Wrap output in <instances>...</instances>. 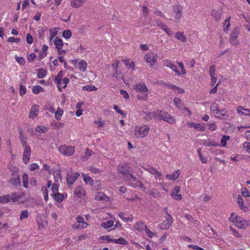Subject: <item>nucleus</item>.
<instances>
[{
  "label": "nucleus",
  "mask_w": 250,
  "mask_h": 250,
  "mask_svg": "<svg viewBox=\"0 0 250 250\" xmlns=\"http://www.w3.org/2000/svg\"><path fill=\"white\" fill-rule=\"evenodd\" d=\"M117 172L121 175L125 182H129L131 180L133 181H137V178L132 174V168L127 164H120L117 166Z\"/></svg>",
  "instance_id": "nucleus-1"
},
{
  "label": "nucleus",
  "mask_w": 250,
  "mask_h": 250,
  "mask_svg": "<svg viewBox=\"0 0 250 250\" xmlns=\"http://www.w3.org/2000/svg\"><path fill=\"white\" fill-rule=\"evenodd\" d=\"M12 177L10 180V183L14 186H17L21 185L20 179V174L19 171L17 169H15L12 173Z\"/></svg>",
  "instance_id": "nucleus-2"
},
{
  "label": "nucleus",
  "mask_w": 250,
  "mask_h": 250,
  "mask_svg": "<svg viewBox=\"0 0 250 250\" xmlns=\"http://www.w3.org/2000/svg\"><path fill=\"white\" fill-rule=\"evenodd\" d=\"M149 130V127L147 125L136 127L135 129V134L137 135V133L138 132L139 136L143 138L147 135Z\"/></svg>",
  "instance_id": "nucleus-3"
},
{
  "label": "nucleus",
  "mask_w": 250,
  "mask_h": 250,
  "mask_svg": "<svg viewBox=\"0 0 250 250\" xmlns=\"http://www.w3.org/2000/svg\"><path fill=\"white\" fill-rule=\"evenodd\" d=\"M233 223L239 229H244L250 226V220H232Z\"/></svg>",
  "instance_id": "nucleus-4"
},
{
  "label": "nucleus",
  "mask_w": 250,
  "mask_h": 250,
  "mask_svg": "<svg viewBox=\"0 0 250 250\" xmlns=\"http://www.w3.org/2000/svg\"><path fill=\"white\" fill-rule=\"evenodd\" d=\"M173 12L175 14V20L176 21L179 20L183 14L182 6L179 4L173 6Z\"/></svg>",
  "instance_id": "nucleus-5"
},
{
  "label": "nucleus",
  "mask_w": 250,
  "mask_h": 250,
  "mask_svg": "<svg viewBox=\"0 0 250 250\" xmlns=\"http://www.w3.org/2000/svg\"><path fill=\"white\" fill-rule=\"evenodd\" d=\"M59 151L64 155L70 156L74 152V148L71 146H62L59 147Z\"/></svg>",
  "instance_id": "nucleus-6"
},
{
  "label": "nucleus",
  "mask_w": 250,
  "mask_h": 250,
  "mask_svg": "<svg viewBox=\"0 0 250 250\" xmlns=\"http://www.w3.org/2000/svg\"><path fill=\"white\" fill-rule=\"evenodd\" d=\"M239 33V31L237 28H235L232 31L229 40V42L232 45L235 46L238 45L239 42L237 41H236V40L238 38V34Z\"/></svg>",
  "instance_id": "nucleus-7"
},
{
  "label": "nucleus",
  "mask_w": 250,
  "mask_h": 250,
  "mask_svg": "<svg viewBox=\"0 0 250 250\" xmlns=\"http://www.w3.org/2000/svg\"><path fill=\"white\" fill-rule=\"evenodd\" d=\"M215 116L220 119L227 120L229 117V115L227 113L225 109H219L215 112Z\"/></svg>",
  "instance_id": "nucleus-8"
},
{
  "label": "nucleus",
  "mask_w": 250,
  "mask_h": 250,
  "mask_svg": "<svg viewBox=\"0 0 250 250\" xmlns=\"http://www.w3.org/2000/svg\"><path fill=\"white\" fill-rule=\"evenodd\" d=\"M154 119L158 121L163 120L164 116L167 115V112L164 110H156L154 111Z\"/></svg>",
  "instance_id": "nucleus-9"
},
{
  "label": "nucleus",
  "mask_w": 250,
  "mask_h": 250,
  "mask_svg": "<svg viewBox=\"0 0 250 250\" xmlns=\"http://www.w3.org/2000/svg\"><path fill=\"white\" fill-rule=\"evenodd\" d=\"M80 174L78 172L75 173L73 176L69 174V173H67L66 180L67 183L69 185L73 184L74 182L77 180Z\"/></svg>",
  "instance_id": "nucleus-10"
},
{
  "label": "nucleus",
  "mask_w": 250,
  "mask_h": 250,
  "mask_svg": "<svg viewBox=\"0 0 250 250\" xmlns=\"http://www.w3.org/2000/svg\"><path fill=\"white\" fill-rule=\"evenodd\" d=\"M83 221L84 220H77V222L72 225L73 228L79 229L85 228L88 225V224Z\"/></svg>",
  "instance_id": "nucleus-11"
},
{
  "label": "nucleus",
  "mask_w": 250,
  "mask_h": 250,
  "mask_svg": "<svg viewBox=\"0 0 250 250\" xmlns=\"http://www.w3.org/2000/svg\"><path fill=\"white\" fill-rule=\"evenodd\" d=\"M145 58L147 62H155L157 60V56L156 54L150 53L146 54Z\"/></svg>",
  "instance_id": "nucleus-12"
},
{
  "label": "nucleus",
  "mask_w": 250,
  "mask_h": 250,
  "mask_svg": "<svg viewBox=\"0 0 250 250\" xmlns=\"http://www.w3.org/2000/svg\"><path fill=\"white\" fill-rule=\"evenodd\" d=\"M134 88L137 92H145L148 91V89L144 83L136 84L134 86Z\"/></svg>",
  "instance_id": "nucleus-13"
},
{
  "label": "nucleus",
  "mask_w": 250,
  "mask_h": 250,
  "mask_svg": "<svg viewBox=\"0 0 250 250\" xmlns=\"http://www.w3.org/2000/svg\"><path fill=\"white\" fill-rule=\"evenodd\" d=\"M180 192V187H176L173 189V191L172 192V194L171 196L172 197L176 199V200H181L182 199V195L181 194H179Z\"/></svg>",
  "instance_id": "nucleus-14"
},
{
  "label": "nucleus",
  "mask_w": 250,
  "mask_h": 250,
  "mask_svg": "<svg viewBox=\"0 0 250 250\" xmlns=\"http://www.w3.org/2000/svg\"><path fill=\"white\" fill-rule=\"evenodd\" d=\"M172 222V220H165L159 225V227L162 229H167L170 227Z\"/></svg>",
  "instance_id": "nucleus-15"
},
{
  "label": "nucleus",
  "mask_w": 250,
  "mask_h": 250,
  "mask_svg": "<svg viewBox=\"0 0 250 250\" xmlns=\"http://www.w3.org/2000/svg\"><path fill=\"white\" fill-rule=\"evenodd\" d=\"M146 225L145 223L141 221L137 222V223L134 225L135 229L140 231H143L144 229L146 228Z\"/></svg>",
  "instance_id": "nucleus-16"
},
{
  "label": "nucleus",
  "mask_w": 250,
  "mask_h": 250,
  "mask_svg": "<svg viewBox=\"0 0 250 250\" xmlns=\"http://www.w3.org/2000/svg\"><path fill=\"white\" fill-rule=\"evenodd\" d=\"M74 194L79 197H81L82 196L85 195V190L82 186H79L75 188Z\"/></svg>",
  "instance_id": "nucleus-17"
},
{
  "label": "nucleus",
  "mask_w": 250,
  "mask_h": 250,
  "mask_svg": "<svg viewBox=\"0 0 250 250\" xmlns=\"http://www.w3.org/2000/svg\"><path fill=\"white\" fill-rule=\"evenodd\" d=\"M163 120L168 123L170 124H174L176 123V120L174 119V118L168 112H167V115L164 116Z\"/></svg>",
  "instance_id": "nucleus-18"
},
{
  "label": "nucleus",
  "mask_w": 250,
  "mask_h": 250,
  "mask_svg": "<svg viewBox=\"0 0 250 250\" xmlns=\"http://www.w3.org/2000/svg\"><path fill=\"white\" fill-rule=\"evenodd\" d=\"M86 0H72L71 6L74 8H79Z\"/></svg>",
  "instance_id": "nucleus-19"
},
{
  "label": "nucleus",
  "mask_w": 250,
  "mask_h": 250,
  "mask_svg": "<svg viewBox=\"0 0 250 250\" xmlns=\"http://www.w3.org/2000/svg\"><path fill=\"white\" fill-rule=\"evenodd\" d=\"M82 175L83 176V181L86 184H89L91 186H93V185L94 184V182L92 178L88 176H87L83 173L82 174Z\"/></svg>",
  "instance_id": "nucleus-20"
},
{
  "label": "nucleus",
  "mask_w": 250,
  "mask_h": 250,
  "mask_svg": "<svg viewBox=\"0 0 250 250\" xmlns=\"http://www.w3.org/2000/svg\"><path fill=\"white\" fill-rule=\"evenodd\" d=\"M95 199L97 201L104 200L107 201L108 200L109 198L103 193L99 192L95 195Z\"/></svg>",
  "instance_id": "nucleus-21"
},
{
  "label": "nucleus",
  "mask_w": 250,
  "mask_h": 250,
  "mask_svg": "<svg viewBox=\"0 0 250 250\" xmlns=\"http://www.w3.org/2000/svg\"><path fill=\"white\" fill-rule=\"evenodd\" d=\"M190 126L193 127L194 129L198 130L203 131L205 130V126L204 125H201L199 124H195L194 123H191L190 124Z\"/></svg>",
  "instance_id": "nucleus-22"
},
{
  "label": "nucleus",
  "mask_w": 250,
  "mask_h": 250,
  "mask_svg": "<svg viewBox=\"0 0 250 250\" xmlns=\"http://www.w3.org/2000/svg\"><path fill=\"white\" fill-rule=\"evenodd\" d=\"M166 66L170 68L172 70L175 72L178 75H181V72L178 70L177 66L175 64H173L171 62H167Z\"/></svg>",
  "instance_id": "nucleus-23"
},
{
  "label": "nucleus",
  "mask_w": 250,
  "mask_h": 250,
  "mask_svg": "<svg viewBox=\"0 0 250 250\" xmlns=\"http://www.w3.org/2000/svg\"><path fill=\"white\" fill-rule=\"evenodd\" d=\"M147 170L151 174H155L156 175V178L160 177L162 175L160 171H158L157 169L152 167H149Z\"/></svg>",
  "instance_id": "nucleus-24"
},
{
  "label": "nucleus",
  "mask_w": 250,
  "mask_h": 250,
  "mask_svg": "<svg viewBox=\"0 0 250 250\" xmlns=\"http://www.w3.org/2000/svg\"><path fill=\"white\" fill-rule=\"evenodd\" d=\"M175 38L183 42H187V38L184 35V33L181 32L176 33Z\"/></svg>",
  "instance_id": "nucleus-25"
},
{
  "label": "nucleus",
  "mask_w": 250,
  "mask_h": 250,
  "mask_svg": "<svg viewBox=\"0 0 250 250\" xmlns=\"http://www.w3.org/2000/svg\"><path fill=\"white\" fill-rule=\"evenodd\" d=\"M180 173V171L179 170H177L175 171V172H174L173 174H172L171 175H167L166 177L167 178H168L169 179L174 180L178 178Z\"/></svg>",
  "instance_id": "nucleus-26"
},
{
  "label": "nucleus",
  "mask_w": 250,
  "mask_h": 250,
  "mask_svg": "<svg viewBox=\"0 0 250 250\" xmlns=\"http://www.w3.org/2000/svg\"><path fill=\"white\" fill-rule=\"evenodd\" d=\"M46 70L42 68H39L37 70V77L39 79L43 78L46 76Z\"/></svg>",
  "instance_id": "nucleus-27"
},
{
  "label": "nucleus",
  "mask_w": 250,
  "mask_h": 250,
  "mask_svg": "<svg viewBox=\"0 0 250 250\" xmlns=\"http://www.w3.org/2000/svg\"><path fill=\"white\" fill-rule=\"evenodd\" d=\"M54 44L56 46V48L57 49H59L60 48H62L63 45V43L61 39H59L58 37H56L54 41Z\"/></svg>",
  "instance_id": "nucleus-28"
},
{
  "label": "nucleus",
  "mask_w": 250,
  "mask_h": 250,
  "mask_svg": "<svg viewBox=\"0 0 250 250\" xmlns=\"http://www.w3.org/2000/svg\"><path fill=\"white\" fill-rule=\"evenodd\" d=\"M52 196L57 202H62L64 199L63 194L59 192L54 194Z\"/></svg>",
  "instance_id": "nucleus-29"
},
{
  "label": "nucleus",
  "mask_w": 250,
  "mask_h": 250,
  "mask_svg": "<svg viewBox=\"0 0 250 250\" xmlns=\"http://www.w3.org/2000/svg\"><path fill=\"white\" fill-rule=\"evenodd\" d=\"M11 200V196L9 195H5L0 196V203L5 204L10 202Z\"/></svg>",
  "instance_id": "nucleus-30"
},
{
  "label": "nucleus",
  "mask_w": 250,
  "mask_h": 250,
  "mask_svg": "<svg viewBox=\"0 0 250 250\" xmlns=\"http://www.w3.org/2000/svg\"><path fill=\"white\" fill-rule=\"evenodd\" d=\"M54 177L56 182L59 183L62 181V176L61 174L60 170H59L57 172L56 171L55 173H54Z\"/></svg>",
  "instance_id": "nucleus-31"
},
{
  "label": "nucleus",
  "mask_w": 250,
  "mask_h": 250,
  "mask_svg": "<svg viewBox=\"0 0 250 250\" xmlns=\"http://www.w3.org/2000/svg\"><path fill=\"white\" fill-rule=\"evenodd\" d=\"M63 113V110L62 109H61L60 107H59L57 111L55 113V119L58 121L60 120L61 116L62 115Z\"/></svg>",
  "instance_id": "nucleus-32"
},
{
  "label": "nucleus",
  "mask_w": 250,
  "mask_h": 250,
  "mask_svg": "<svg viewBox=\"0 0 250 250\" xmlns=\"http://www.w3.org/2000/svg\"><path fill=\"white\" fill-rule=\"evenodd\" d=\"M83 90L87 91H96L97 88L92 84L86 85L83 87Z\"/></svg>",
  "instance_id": "nucleus-33"
},
{
  "label": "nucleus",
  "mask_w": 250,
  "mask_h": 250,
  "mask_svg": "<svg viewBox=\"0 0 250 250\" xmlns=\"http://www.w3.org/2000/svg\"><path fill=\"white\" fill-rule=\"evenodd\" d=\"M203 145L206 146H220V145L219 144L215 143L213 141H210L209 139L208 140L205 141L204 143H203Z\"/></svg>",
  "instance_id": "nucleus-34"
},
{
  "label": "nucleus",
  "mask_w": 250,
  "mask_h": 250,
  "mask_svg": "<svg viewBox=\"0 0 250 250\" xmlns=\"http://www.w3.org/2000/svg\"><path fill=\"white\" fill-rule=\"evenodd\" d=\"M114 221L113 220H109L108 221L103 223L101 226L105 229L110 228L113 226Z\"/></svg>",
  "instance_id": "nucleus-35"
},
{
  "label": "nucleus",
  "mask_w": 250,
  "mask_h": 250,
  "mask_svg": "<svg viewBox=\"0 0 250 250\" xmlns=\"http://www.w3.org/2000/svg\"><path fill=\"white\" fill-rule=\"evenodd\" d=\"M78 66L81 70L84 71L87 67V63L85 61L82 60L79 62Z\"/></svg>",
  "instance_id": "nucleus-36"
},
{
  "label": "nucleus",
  "mask_w": 250,
  "mask_h": 250,
  "mask_svg": "<svg viewBox=\"0 0 250 250\" xmlns=\"http://www.w3.org/2000/svg\"><path fill=\"white\" fill-rule=\"evenodd\" d=\"M112 242H114L116 244H121V245H126L127 243V242L126 240H125V239H124L122 237H121L117 239H113L112 241Z\"/></svg>",
  "instance_id": "nucleus-37"
},
{
  "label": "nucleus",
  "mask_w": 250,
  "mask_h": 250,
  "mask_svg": "<svg viewBox=\"0 0 250 250\" xmlns=\"http://www.w3.org/2000/svg\"><path fill=\"white\" fill-rule=\"evenodd\" d=\"M43 88L40 85H36L32 87V91L33 93L37 94L40 93V92L43 91Z\"/></svg>",
  "instance_id": "nucleus-38"
},
{
  "label": "nucleus",
  "mask_w": 250,
  "mask_h": 250,
  "mask_svg": "<svg viewBox=\"0 0 250 250\" xmlns=\"http://www.w3.org/2000/svg\"><path fill=\"white\" fill-rule=\"evenodd\" d=\"M38 224L40 229L45 228L47 225L46 220H38Z\"/></svg>",
  "instance_id": "nucleus-39"
},
{
  "label": "nucleus",
  "mask_w": 250,
  "mask_h": 250,
  "mask_svg": "<svg viewBox=\"0 0 250 250\" xmlns=\"http://www.w3.org/2000/svg\"><path fill=\"white\" fill-rule=\"evenodd\" d=\"M48 130V128L43 126H38L35 128V130L40 133H46Z\"/></svg>",
  "instance_id": "nucleus-40"
},
{
  "label": "nucleus",
  "mask_w": 250,
  "mask_h": 250,
  "mask_svg": "<svg viewBox=\"0 0 250 250\" xmlns=\"http://www.w3.org/2000/svg\"><path fill=\"white\" fill-rule=\"evenodd\" d=\"M59 185L56 183H54L52 185L51 190L52 194H51L52 196L54 194L59 192Z\"/></svg>",
  "instance_id": "nucleus-41"
},
{
  "label": "nucleus",
  "mask_w": 250,
  "mask_h": 250,
  "mask_svg": "<svg viewBox=\"0 0 250 250\" xmlns=\"http://www.w3.org/2000/svg\"><path fill=\"white\" fill-rule=\"evenodd\" d=\"M22 180H23V187L27 188L28 187V175L27 174L24 173L23 174Z\"/></svg>",
  "instance_id": "nucleus-42"
},
{
  "label": "nucleus",
  "mask_w": 250,
  "mask_h": 250,
  "mask_svg": "<svg viewBox=\"0 0 250 250\" xmlns=\"http://www.w3.org/2000/svg\"><path fill=\"white\" fill-rule=\"evenodd\" d=\"M72 35L70 30H65L62 33V37L65 39H69Z\"/></svg>",
  "instance_id": "nucleus-43"
},
{
  "label": "nucleus",
  "mask_w": 250,
  "mask_h": 250,
  "mask_svg": "<svg viewBox=\"0 0 250 250\" xmlns=\"http://www.w3.org/2000/svg\"><path fill=\"white\" fill-rule=\"evenodd\" d=\"M229 139V136L227 135H223L221 139V143L223 146H226L227 145V141Z\"/></svg>",
  "instance_id": "nucleus-44"
},
{
  "label": "nucleus",
  "mask_w": 250,
  "mask_h": 250,
  "mask_svg": "<svg viewBox=\"0 0 250 250\" xmlns=\"http://www.w3.org/2000/svg\"><path fill=\"white\" fill-rule=\"evenodd\" d=\"M113 108L116 112L122 115L123 117H125L126 116V114L121 110L118 105L115 104L114 105Z\"/></svg>",
  "instance_id": "nucleus-45"
},
{
  "label": "nucleus",
  "mask_w": 250,
  "mask_h": 250,
  "mask_svg": "<svg viewBox=\"0 0 250 250\" xmlns=\"http://www.w3.org/2000/svg\"><path fill=\"white\" fill-rule=\"evenodd\" d=\"M31 150L30 146H25V148L23 151V154L26 155V156H30L31 155Z\"/></svg>",
  "instance_id": "nucleus-46"
},
{
  "label": "nucleus",
  "mask_w": 250,
  "mask_h": 250,
  "mask_svg": "<svg viewBox=\"0 0 250 250\" xmlns=\"http://www.w3.org/2000/svg\"><path fill=\"white\" fill-rule=\"evenodd\" d=\"M26 88L22 84H21L20 86V94L21 96L24 95L26 92Z\"/></svg>",
  "instance_id": "nucleus-47"
},
{
  "label": "nucleus",
  "mask_w": 250,
  "mask_h": 250,
  "mask_svg": "<svg viewBox=\"0 0 250 250\" xmlns=\"http://www.w3.org/2000/svg\"><path fill=\"white\" fill-rule=\"evenodd\" d=\"M156 23L157 25L160 27L164 31L167 28L166 24L163 21L160 20L156 21Z\"/></svg>",
  "instance_id": "nucleus-48"
},
{
  "label": "nucleus",
  "mask_w": 250,
  "mask_h": 250,
  "mask_svg": "<svg viewBox=\"0 0 250 250\" xmlns=\"http://www.w3.org/2000/svg\"><path fill=\"white\" fill-rule=\"evenodd\" d=\"M241 193L244 197H250V192L247 188H243L242 189Z\"/></svg>",
  "instance_id": "nucleus-49"
},
{
  "label": "nucleus",
  "mask_w": 250,
  "mask_h": 250,
  "mask_svg": "<svg viewBox=\"0 0 250 250\" xmlns=\"http://www.w3.org/2000/svg\"><path fill=\"white\" fill-rule=\"evenodd\" d=\"M29 213L27 210H24L21 211L20 219H24L28 217Z\"/></svg>",
  "instance_id": "nucleus-50"
},
{
  "label": "nucleus",
  "mask_w": 250,
  "mask_h": 250,
  "mask_svg": "<svg viewBox=\"0 0 250 250\" xmlns=\"http://www.w3.org/2000/svg\"><path fill=\"white\" fill-rule=\"evenodd\" d=\"M15 59L21 65H23L25 63V60L23 57L16 56Z\"/></svg>",
  "instance_id": "nucleus-51"
},
{
  "label": "nucleus",
  "mask_w": 250,
  "mask_h": 250,
  "mask_svg": "<svg viewBox=\"0 0 250 250\" xmlns=\"http://www.w3.org/2000/svg\"><path fill=\"white\" fill-rule=\"evenodd\" d=\"M20 196L16 193H12L11 196V200L12 202H15L19 200Z\"/></svg>",
  "instance_id": "nucleus-52"
},
{
  "label": "nucleus",
  "mask_w": 250,
  "mask_h": 250,
  "mask_svg": "<svg viewBox=\"0 0 250 250\" xmlns=\"http://www.w3.org/2000/svg\"><path fill=\"white\" fill-rule=\"evenodd\" d=\"M153 113L154 111L148 113L145 117L146 120L147 121H150L152 120V118H154V114H153Z\"/></svg>",
  "instance_id": "nucleus-53"
},
{
  "label": "nucleus",
  "mask_w": 250,
  "mask_h": 250,
  "mask_svg": "<svg viewBox=\"0 0 250 250\" xmlns=\"http://www.w3.org/2000/svg\"><path fill=\"white\" fill-rule=\"evenodd\" d=\"M229 19L230 18L226 19L224 22V26L225 27L226 26V27L224 29V31L226 32V31L229 30V28L230 26V23H229Z\"/></svg>",
  "instance_id": "nucleus-54"
},
{
  "label": "nucleus",
  "mask_w": 250,
  "mask_h": 250,
  "mask_svg": "<svg viewBox=\"0 0 250 250\" xmlns=\"http://www.w3.org/2000/svg\"><path fill=\"white\" fill-rule=\"evenodd\" d=\"M36 55L32 53L27 56V61L29 62H33L34 60L36 58Z\"/></svg>",
  "instance_id": "nucleus-55"
},
{
  "label": "nucleus",
  "mask_w": 250,
  "mask_h": 250,
  "mask_svg": "<svg viewBox=\"0 0 250 250\" xmlns=\"http://www.w3.org/2000/svg\"><path fill=\"white\" fill-rule=\"evenodd\" d=\"M20 41V38H15L13 37H9L7 40V42H19Z\"/></svg>",
  "instance_id": "nucleus-56"
},
{
  "label": "nucleus",
  "mask_w": 250,
  "mask_h": 250,
  "mask_svg": "<svg viewBox=\"0 0 250 250\" xmlns=\"http://www.w3.org/2000/svg\"><path fill=\"white\" fill-rule=\"evenodd\" d=\"M209 74L211 76H215V66L214 65H212L209 68Z\"/></svg>",
  "instance_id": "nucleus-57"
},
{
  "label": "nucleus",
  "mask_w": 250,
  "mask_h": 250,
  "mask_svg": "<svg viewBox=\"0 0 250 250\" xmlns=\"http://www.w3.org/2000/svg\"><path fill=\"white\" fill-rule=\"evenodd\" d=\"M164 85L167 87V88L173 90H175L176 88H178V87L174 85V84H171L167 83H164Z\"/></svg>",
  "instance_id": "nucleus-58"
},
{
  "label": "nucleus",
  "mask_w": 250,
  "mask_h": 250,
  "mask_svg": "<svg viewBox=\"0 0 250 250\" xmlns=\"http://www.w3.org/2000/svg\"><path fill=\"white\" fill-rule=\"evenodd\" d=\"M212 16L214 17L216 21H219L221 18V14L217 11H214L212 13Z\"/></svg>",
  "instance_id": "nucleus-59"
},
{
  "label": "nucleus",
  "mask_w": 250,
  "mask_h": 250,
  "mask_svg": "<svg viewBox=\"0 0 250 250\" xmlns=\"http://www.w3.org/2000/svg\"><path fill=\"white\" fill-rule=\"evenodd\" d=\"M237 203L239 204V206L241 207V208L242 209L243 207V200L241 195H238L237 197Z\"/></svg>",
  "instance_id": "nucleus-60"
},
{
  "label": "nucleus",
  "mask_w": 250,
  "mask_h": 250,
  "mask_svg": "<svg viewBox=\"0 0 250 250\" xmlns=\"http://www.w3.org/2000/svg\"><path fill=\"white\" fill-rule=\"evenodd\" d=\"M218 106L217 104L213 103L210 106V109L214 113L219 109Z\"/></svg>",
  "instance_id": "nucleus-61"
},
{
  "label": "nucleus",
  "mask_w": 250,
  "mask_h": 250,
  "mask_svg": "<svg viewBox=\"0 0 250 250\" xmlns=\"http://www.w3.org/2000/svg\"><path fill=\"white\" fill-rule=\"evenodd\" d=\"M120 93L123 96V97L125 99H128L129 98V94L128 93L123 89L120 90Z\"/></svg>",
  "instance_id": "nucleus-62"
},
{
  "label": "nucleus",
  "mask_w": 250,
  "mask_h": 250,
  "mask_svg": "<svg viewBox=\"0 0 250 250\" xmlns=\"http://www.w3.org/2000/svg\"><path fill=\"white\" fill-rule=\"evenodd\" d=\"M188 247L194 250H204L203 248L194 245H189Z\"/></svg>",
  "instance_id": "nucleus-63"
},
{
  "label": "nucleus",
  "mask_w": 250,
  "mask_h": 250,
  "mask_svg": "<svg viewBox=\"0 0 250 250\" xmlns=\"http://www.w3.org/2000/svg\"><path fill=\"white\" fill-rule=\"evenodd\" d=\"M243 147L247 149V151L250 153V143L246 142L243 144Z\"/></svg>",
  "instance_id": "nucleus-64"
}]
</instances>
